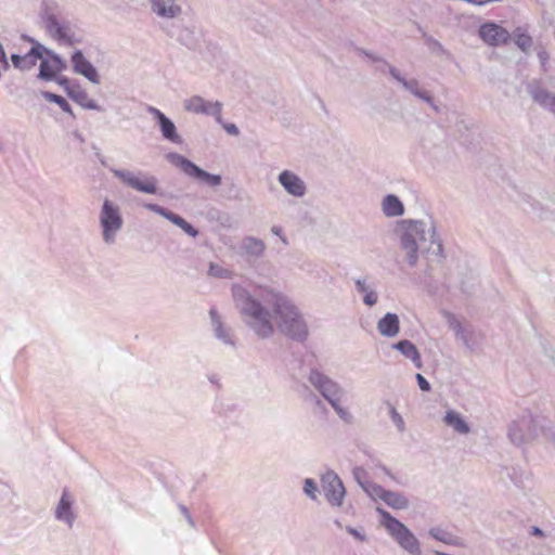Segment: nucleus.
Returning <instances> with one entry per match:
<instances>
[{
    "label": "nucleus",
    "mask_w": 555,
    "mask_h": 555,
    "mask_svg": "<svg viewBox=\"0 0 555 555\" xmlns=\"http://www.w3.org/2000/svg\"><path fill=\"white\" fill-rule=\"evenodd\" d=\"M232 297L243 323L259 339L271 338L275 331L297 343L308 339L309 326L301 310L273 284L244 280L232 285Z\"/></svg>",
    "instance_id": "obj_1"
},
{
    "label": "nucleus",
    "mask_w": 555,
    "mask_h": 555,
    "mask_svg": "<svg viewBox=\"0 0 555 555\" xmlns=\"http://www.w3.org/2000/svg\"><path fill=\"white\" fill-rule=\"evenodd\" d=\"M395 234L399 237L400 248L404 251V259L413 267L418 259L420 246L417 241L426 242V233H429V246L422 253L429 260L441 263L446 259L443 243L437 233L436 221L430 217L429 227L424 220L401 219L396 222Z\"/></svg>",
    "instance_id": "obj_2"
},
{
    "label": "nucleus",
    "mask_w": 555,
    "mask_h": 555,
    "mask_svg": "<svg viewBox=\"0 0 555 555\" xmlns=\"http://www.w3.org/2000/svg\"><path fill=\"white\" fill-rule=\"evenodd\" d=\"M308 380L331 404L340 420L347 424L353 422L352 414L340 404L345 391L337 382L333 380L318 369L310 370Z\"/></svg>",
    "instance_id": "obj_3"
},
{
    "label": "nucleus",
    "mask_w": 555,
    "mask_h": 555,
    "mask_svg": "<svg viewBox=\"0 0 555 555\" xmlns=\"http://www.w3.org/2000/svg\"><path fill=\"white\" fill-rule=\"evenodd\" d=\"M165 157L171 165L181 169L186 176L201 183L206 184L209 188H217L222 182V177L220 175L210 173L204 170L194 162L190 160L189 158L179 153L169 152L168 154H166Z\"/></svg>",
    "instance_id": "obj_4"
},
{
    "label": "nucleus",
    "mask_w": 555,
    "mask_h": 555,
    "mask_svg": "<svg viewBox=\"0 0 555 555\" xmlns=\"http://www.w3.org/2000/svg\"><path fill=\"white\" fill-rule=\"evenodd\" d=\"M542 426L531 414H524L514 421L508 428V438L515 446H522L533 440Z\"/></svg>",
    "instance_id": "obj_5"
},
{
    "label": "nucleus",
    "mask_w": 555,
    "mask_h": 555,
    "mask_svg": "<svg viewBox=\"0 0 555 555\" xmlns=\"http://www.w3.org/2000/svg\"><path fill=\"white\" fill-rule=\"evenodd\" d=\"M122 223L119 207L106 198L100 212V224L105 243L112 244L115 242L116 233L121 229Z\"/></svg>",
    "instance_id": "obj_6"
},
{
    "label": "nucleus",
    "mask_w": 555,
    "mask_h": 555,
    "mask_svg": "<svg viewBox=\"0 0 555 555\" xmlns=\"http://www.w3.org/2000/svg\"><path fill=\"white\" fill-rule=\"evenodd\" d=\"M444 318L449 327L454 332L455 337L462 340L463 345L470 351L476 350L481 344V335L470 325H463L455 314L446 311Z\"/></svg>",
    "instance_id": "obj_7"
},
{
    "label": "nucleus",
    "mask_w": 555,
    "mask_h": 555,
    "mask_svg": "<svg viewBox=\"0 0 555 555\" xmlns=\"http://www.w3.org/2000/svg\"><path fill=\"white\" fill-rule=\"evenodd\" d=\"M321 487L332 506L343 505L346 490L341 479L334 470L328 469L321 476Z\"/></svg>",
    "instance_id": "obj_8"
},
{
    "label": "nucleus",
    "mask_w": 555,
    "mask_h": 555,
    "mask_svg": "<svg viewBox=\"0 0 555 555\" xmlns=\"http://www.w3.org/2000/svg\"><path fill=\"white\" fill-rule=\"evenodd\" d=\"M112 172L122 183L138 192L145 194L158 193L157 179L154 176H149L145 178V180H141L138 176H135L132 171L129 170L112 169Z\"/></svg>",
    "instance_id": "obj_9"
},
{
    "label": "nucleus",
    "mask_w": 555,
    "mask_h": 555,
    "mask_svg": "<svg viewBox=\"0 0 555 555\" xmlns=\"http://www.w3.org/2000/svg\"><path fill=\"white\" fill-rule=\"evenodd\" d=\"M42 18L48 34L55 40L69 44V36L64 18L61 16L57 8L47 7Z\"/></svg>",
    "instance_id": "obj_10"
},
{
    "label": "nucleus",
    "mask_w": 555,
    "mask_h": 555,
    "mask_svg": "<svg viewBox=\"0 0 555 555\" xmlns=\"http://www.w3.org/2000/svg\"><path fill=\"white\" fill-rule=\"evenodd\" d=\"M65 68V61L54 51L47 48L44 56L41 57L37 77L44 81H52L55 80L57 75Z\"/></svg>",
    "instance_id": "obj_11"
},
{
    "label": "nucleus",
    "mask_w": 555,
    "mask_h": 555,
    "mask_svg": "<svg viewBox=\"0 0 555 555\" xmlns=\"http://www.w3.org/2000/svg\"><path fill=\"white\" fill-rule=\"evenodd\" d=\"M72 70L85 77L92 85H99L101 82L98 68L86 57L80 49L72 50Z\"/></svg>",
    "instance_id": "obj_12"
},
{
    "label": "nucleus",
    "mask_w": 555,
    "mask_h": 555,
    "mask_svg": "<svg viewBox=\"0 0 555 555\" xmlns=\"http://www.w3.org/2000/svg\"><path fill=\"white\" fill-rule=\"evenodd\" d=\"M146 111L155 119L164 140L176 144H182L183 140L181 135L178 133L175 122L168 116L151 105L146 107Z\"/></svg>",
    "instance_id": "obj_13"
},
{
    "label": "nucleus",
    "mask_w": 555,
    "mask_h": 555,
    "mask_svg": "<svg viewBox=\"0 0 555 555\" xmlns=\"http://www.w3.org/2000/svg\"><path fill=\"white\" fill-rule=\"evenodd\" d=\"M144 207L147 210L153 211V212L166 218L167 220L172 222L175 225L179 227L185 234H188L192 237L198 236L199 231L192 223L186 221L180 215H178L158 204H154V203H146V204H144Z\"/></svg>",
    "instance_id": "obj_14"
},
{
    "label": "nucleus",
    "mask_w": 555,
    "mask_h": 555,
    "mask_svg": "<svg viewBox=\"0 0 555 555\" xmlns=\"http://www.w3.org/2000/svg\"><path fill=\"white\" fill-rule=\"evenodd\" d=\"M480 38L489 46L506 44L511 40V33L494 22L483 23L479 27Z\"/></svg>",
    "instance_id": "obj_15"
},
{
    "label": "nucleus",
    "mask_w": 555,
    "mask_h": 555,
    "mask_svg": "<svg viewBox=\"0 0 555 555\" xmlns=\"http://www.w3.org/2000/svg\"><path fill=\"white\" fill-rule=\"evenodd\" d=\"M389 534L411 555L422 554L420 541L404 524L401 522L399 528L393 529Z\"/></svg>",
    "instance_id": "obj_16"
},
{
    "label": "nucleus",
    "mask_w": 555,
    "mask_h": 555,
    "mask_svg": "<svg viewBox=\"0 0 555 555\" xmlns=\"http://www.w3.org/2000/svg\"><path fill=\"white\" fill-rule=\"evenodd\" d=\"M278 181L292 196L302 197L307 192L304 180L291 170L285 169L281 171L278 177Z\"/></svg>",
    "instance_id": "obj_17"
},
{
    "label": "nucleus",
    "mask_w": 555,
    "mask_h": 555,
    "mask_svg": "<svg viewBox=\"0 0 555 555\" xmlns=\"http://www.w3.org/2000/svg\"><path fill=\"white\" fill-rule=\"evenodd\" d=\"M527 90L534 103L555 113V94L543 88L540 81H531Z\"/></svg>",
    "instance_id": "obj_18"
},
{
    "label": "nucleus",
    "mask_w": 555,
    "mask_h": 555,
    "mask_svg": "<svg viewBox=\"0 0 555 555\" xmlns=\"http://www.w3.org/2000/svg\"><path fill=\"white\" fill-rule=\"evenodd\" d=\"M209 315L215 336L223 344L234 347L235 340L233 338L232 328L222 322L220 314L215 308L210 309Z\"/></svg>",
    "instance_id": "obj_19"
},
{
    "label": "nucleus",
    "mask_w": 555,
    "mask_h": 555,
    "mask_svg": "<svg viewBox=\"0 0 555 555\" xmlns=\"http://www.w3.org/2000/svg\"><path fill=\"white\" fill-rule=\"evenodd\" d=\"M72 101L85 109L104 112L93 99H90L87 91L81 87L80 82L72 79Z\"/></svg>",
    "instance_id": "obj_20"
},
{
    "label": "nucleus",
    "mask_w": 555,
    "mask_h": 555,
    "mask_svg": "<svg viewBox=\"0 0 555 555\" xmlns=\"http://www.w3.org/2000/svg\"><path fill=\"white\" fill-rule=\"evenodd\" d=\"M152 11L160 17L175 18L182 12L180 5L175 0H151Z\"/></svg>",
    "instance_id": "obj_21"
},
{
    "label": "nucleus",
    "mask_w": 555,
    "mask_h": 555,
    "mask_svg": "<svg viewBox=\"0 0 555 555\" xmlns=\"http://www.w3.org/2000/svg\"><path fill=\"white\" fill-rule=\"evenodd\" d=\"M382 211L386 217L393 218L403 216L405 208L399 196L387 194L382 199Z\"/></svg>",
    "instance_id": "obj_22"
},
{
    "label": "nucleus",
    "mask_w": 555,
    "mask_h": 555,
    "mask_svg": "<svg viewBox=\"0 0 555 555\" xmlns=\"http://www.w3.org/2000/svg\"><path fill=\"white\" fill-rule=\"evenodd\" d=\"M390 76L396 79L405 90L410 91L413 95L421 99L425 95L427 90L420 87V82L416 79H405L395 66H389Z\"/></svg>",
    "instance_id": "obj_23"
},
{
    "label": "nucleus",
    "mask_w": 555,
    "mask_h": 555,
    "mask_svg": "<svg viewBox=\"0 0 555 555\" xmlns=\"http://www.w3.org/2000/svg\"><path fill=\"white\" fill-rule=\"evenodd\" d=\"M399 318L396 313H386L377 323L378 332L386 337H393L399 333Z\"/></svg>",
    "instance_id": "obj_24"
},
{
    "label": "nucleus",
    "mask_w": 555,
    "mask_h": 555,
    "mask_svg": "<svg viewBox=\"0 0 555 555\" xmlns=\"http://www.w3.org/2000/svg\"><path fill=\"white\" fill-rule=\"evenodd\" d=\"M392 347L400 351L405 358L410 359L417 369H422L423 363L421 354L412 341L403 339L393 344Z\"/></svg>",
    "instance_id": "obj_25"
},
{
    "label": "nucleus",
    "mask_w": 555,
    "mask_h": 555,
    "mask_svg": "<svg viewBox=\"0 0 555 555\" xmlns=\"http://www.w3.org/2000/svg\"><path fill=\"white\" fill-rule=\"evenodd\" d=\"M511 40L524 53H529L533 39L528 34L527 29L524 27H516L513 33H511Z\"/></svg>",
    "instance_id": "obj_26"
},
{
    "label": "nucleus",
    "mask_w": 555,
    "mask_h": 555,
    "mask_svg": "<svg viewBox=\"0 0 555 555\" xmlns=\"http://www.w3.org/2000/svg\"><path fill=\"white\" fill-rule=\"evenodd\" d=\"M242 251L250 257H259L264 251V243L254 236H246L241 244Z\"/></svg>",
    "instance_id": "obj_27"
},
{
    "label": "nucleus",
    "mask_w": 555,
    "mask_h": 555,
    "mask_svg": "<svg viewBox=\"0 0 555 555\" xmlns=\"http://www.w3.org/2000/svg\"><path fill=\"white\" fill-rule=\"evenodd\" d=\"M382 501L393 509H406L410 505L408 498L403 493L390 490H386Z\"/></svg>",
    "instance_id": "obj_28"
},
{
    "label": "nucleus",
    "mask_w": 555,
    "mask_h": 555,
    "mask_svg": "<svg viewBox=\"0 0 555 555\" xmlns=\"http://www.w3.org/2000/svg\"><path fill=\"white\" fill-rule=\"evenodd\" d=\"M443 421L448 426L452 427L459 434L466 435L470 431L468 424L455 411H448Z\"/></svg>",
    "instance_id": "obj_29"
},
{
    "label": "nucleus",
    "mask_w": 555,
    "mask_h": 555,
    "mask_svg": "<svg viewBox=\"0 0 555 555\" xmlns=\"http://www.w3.org/2000/svg\"><path fill=\"white\" fill-rule=\"evenodd\" d=\"M473 281L474 280H453V282H459L456 286H460V293L452 292L450 301L469 298L476 291V285Z\"/></svg>",
    "instance_id": "obj_30"
},
{
    "label": "nucleus",
    "mask_w": 555,
    "mask_h": 555,
    "mask_svg": "<svg viewBox=\"0 0 555 555\" xmlns=\"http://www.w3.org/2000/svg\"><path fill=\"white\" fill-rule=\"evenodd\" d=\"M44 52H47V47L43 44L31 47L30 50L23 55L24 70L31 69L37 64V61H41V57L44 56Z\"/></svg>",
    "instance_id": "obj_31"
},
{
    "label": "nucleus",
    "mask_w": 555,
    "mask_h": 555,
    "mask_svg": "<svg viewBox=\"0 0 555 555\" xmlns=\"http://www.w3.org/2000/svg\"><path fill=\"white\" fill-rule=\"evenodd\" d=\"M177 39L181 44L185 46L190 50H195L198 47V38L196 37L195 31L188 27L180 30Z\"/></svg>",
    "instance_id": "obj_32"
},
{
    "label": "nucleus",
    "mask_w": 555,
    "mask_h": 555,
    "mask_svg": "<svg viewBox=\"0 0 555 555\" xmlns=\"http://www.w3.org/2000/svg\"><path fill=\"white\" fill-rule=\"evenodd\" d=\"M185 111L193 112L196 114L209 113L206 109V101L199 95H193L184 102Z\"/></svg>",
    "instance_id": "obj_33"
},
{
    "label": "nucleus",
    "mask_w": 555,
    "mask_h": 555,
    "mask_svg": "<svg viewBox=\"0 0 555 555\" xmlns=\"http://www.w3.org/2000/svg\"><path fill=\"white\" fill-rule=\"evenodd\" d=\"M55 516L57 519L69 524V495L66 489L63 491Z\"/></svg>",
    "instance_id": "obj_34"
},
{
    "label": "nucleus",
    "mask_w": 555,
    "mask_h": 555,
    "mask_svg": "<svg viewBox=\"0 0 555 555\" xmlns=\"http://www.w3.org/2000/svg\"><path fill=\"white\" fill-rule=\"evenodd\" d=\"M40 94L47 101L59 105L63 112L69 113V102L64 96L46 90L40 91Z\"/></svg>",
    "instance_id": "obj_35"
},
{
    "label": "nucleus",
    "mask_w": 555,
    "mask_h": 555,
    "mask_svg": "<svg viewBox=\"0 0 555 555\" xmlns=\"http://www.w3.org/2000/svg\"><path fill=\"white\" fill-rule=\"evenodd\" d=\"M428 533L435 540L443 542L446 544L455 543L454 535L440 527L430 528Z\"/></svg>",
    "instance_id": "obj_36"
},
{
    "label": "nucleus",
    "mask_w": 555,
    "mask_h": 555,
    "mask_svg": "<svg viewBox=\"0 0 555 555\" xmlns=\"http://www.w3.org/2000/svg\"><path fill=\"white\" fill-rule=\"evenodd\" d=\"M376 511L382 516L383 525L389 533L393 529L399 528V525L401 524V521H399L397 518H395L389 512H387L386 509L380 508V507H377Z\"/></svg>",
    "instance_id": "obj_37"
},
{
    "label": "nucleus",
    "mask_w": 555,
    "mask_h": 555,
    "mask_svg": "<svg viewBox=\"0 0 555 555\" xmlns=\"http://www.w3.org/2000/svg\"><path fill=\"white\" fill-rule=\"evenodd\" d=\"M362 489L373 499H383L384 493L386 492V489H384L382 486L374 483L370 481L369 483L362 485Z\"/></svg>",
    "instance_id": "obj_38"
},
{
    "label": "nucleus",
    "mask_w": 555,
    "mask_h": 555,
    "mask_svg": "<svg viewBox=\"0 0 555 555\" xmlns=\"http://www.w3.org/2000/svg\"><path fill=\"white\" fill-rule=\"evenodd\" d=\"M206 109L210 113H205V115L214 116L217 122H222V103L219 101L216 102H206Z\"/></svg>",
    "instance_id": "obj_39"
},
{
    "label": "nucleus",
    "mask_w": 555,
    "mask_h": 555,
    "mask_svg": "<svg viewBox=\"0 0 555 555\" xmlns=\"http://www.w3.org/2000/svg\"><path fill=\"white\" fill-rule=\"evenodd\" d=\"M304 492L308 498L315 501L319 492L317 482L311 478H306L304 481Z\"/></svg>",
    "instance_id": "obj_40"
},
{
    "label": "nucleus",
    "mask_w": 555,
    "mask_h": 555,
    "mask_svg": "<svg viewBox=\"0 0 555 555\" xmlns=\"http://www.w3.org/2000/svg\"><path fill=\"white\" fill-rule=\"evenodd\" d=\"M388 408L391 421L397 426L398 430L400 433H403L405 430V423L403 421V417L398 413V411L391 403H388Z\"/></svg>",
    "instance_id": "obj_41"
},
{
    "label": "nucleus",
    "mask_w": 555,
    "mask_h": 555,
    "mask_svg": "<svg viewBox=\"0 0 555 555\" xmlns=\"http://www.w3.org/2000/svg\"><path fill=\"white\" fill-rule=\"evenodd\" d=\"M352 47H353V50H354L357 53H359V54H361V55L366 56V57H367V59H370L373 63H376V64H384V66H388V67H389V66H391V65H390L386 60H384L383 57L377 56V55L373 54L372 52H370V51H367V50H365V49H363V48H360V47H357V46H353V44H352Z\"/></svg>",
    "instance_id": "obj_42"
},
{
    "label": "nucleus",
    "mask_w": 555,
    "mask_h": 555,
    "mask_svg": "<svg viewBox=\"0 0 555 555\" xmlns=\"http://www.w3.org/2000/svg\"><path fill=\"white\" fill-rule=\"evenodd\" d=\"M423 39L426 43V46L433 51V52H440V53H444V49L442 47V44L436 40L435 38H433L431 36H429L426 31H423Z\"/></svg>",
    "instance_id": "obj_43"
},
{
    "label": "nucleus",
    "mask_w": 555,
    "mask_h": 555,
    "mask_svg": "<svg viewBox=\"0 0 555 555\" xmlns=\"http://www.w3.org/2000/svg\"><path fill=\"white\" fill-rule=\"evenodd\" d=\"M457 282H453V280H448V283L446 281L442 283L443 291L440 293L441 297H444L447 300L450 301V296L452 292L460 293V286H456Z\"/></svg>",
    "instance_id": "obj_44"
},
{
    "label": "nucleus",
    "mask_w": 555,
    "mask_h": 555,
    "mask_svg": "<svg viewBox=\"0 0 555 555\" xmlns=\"http://www.w3.org/2000/svg\"><path fill=\"white\" fill-rule=\"evenodd\" d=\"M352 475L361 488L362 485L370 482V480L367 479V472L363 467H354L352 470Z\"/></svg>",
    "instance_id": "obj_45"
},
{
    "label": "nucleus",
    "mask_w": 555,
    "mask_h": 555,
    "mask_svg": "<svg viewBox=\"0 0 555 555\" xmlns=\"http://www.w3.org/2000/svg\"><path fill=\"white\" fill-rule=\"evenodd\" d=\"M218 124L224 129V131L228 134L234 135V137L240 135V129L235 124L225 122L223 119H222V122H218Z\"/></svg>",
    "instance_id": "obj_46"
},
{
    "label": "nucleus",
    "mask_w": 555,
    "mask_h": 555,
    "mask_svg": "<svg viewBox=\"0 0 555 555\" xmlns=\"http://www.w3.org/2000/svg\"><path fill=\"white\" fill-rule=\"evenodd\" d=\"M538 57H539V61L541 64L542 72L546 73L547 72L546 64H547V61L550 60L548 52L545 49L541 48L538 50Z\"/></svg>",
    "instance_id": "obj_47"
},
{
    "label": "nucleus",
    "mask_w": 555,
    "mask_h": 555,
    "mask_svg": "<svg viewBox=\"0 0 555 555\" xmlns=\"http://www.w3.org/2000/svg\"><path fill=\"white\" fill-rule=\"evenodd\" d=\"M208 275L211 278H224L223 276V269L214 262L208 263Z\"/></svg>",
    "instance_id": "obj_48"
},
{
    "label": "nucleus",
    "mask_w": 555,
    "mask_h": 555,
    "mask_svg": "<svg viewBox=\"0 0 555 555\" xmlns=\"http://www.w3.org/2000/svg\"><path fill=\"white\" fill-rule=\"evenodd\" d=\"M377 294L373 289L366 292L363 296V301L367 306H374L377 302Z\"/></svg>",
    "instance_id": "obj_49"
},
{
    "label": "nucleus",
    "mask_w": 555,
    "mask_h": 555,
    "mask_svg": "<svg viewBox=\"0 0 555 555\" xmlns=\"http://www.w3.org/2000/svg\"><path fill=\"white\" fill-rule=\"evenodd\" d=\"M415 377H416V380H417V384H418V387L421 390L430 391V389H431L430 384L422 374L417 373Z\"/></svg>",
    "instance_id": "obj_50"
},
{
    "label": "nucleus",
    "mask_w": 555,
    "mask_h": 555,
    "mask_svg": "<svg viewBox=\"0 0 555 555\" xmlns=\"http://www.w3.org/2000/svg\"><path fill=\"white\" fill-rule=\"evenodd\" d=\"M11 61H12V64L15 68H18L21 70H24V60H23V55H20V54H12L11 55Z\"/></svg>",
    "instance_id": "obj_51"
},
{
    "label": "nucleus",
    "mask_w": 555,
    "mask_h": 555,
    "mask_svg": "<svg viewBox=\"0 0 555 555\" xmlns=\"http://www.w3.org/2000/svg\"><path fill=\"white\" fill-rule=\"evenodd\" d=\"M421 100L426 102L435 112H439V107L436 105L434 96L428 91H426L425 95H423Z\"/></svg>",
    "instance_id": "obj_52"
},
{
    "label": "nucleus",
    "mask_w": 555,
    "mask_h": 555,
    "mask_svg": "<svg viewBox=\"0 0 555 555\" xmlns=\"http://www.w3.org/2000/svg\"><path fill=\"white\" fill-rule=\"evenodd\" d=\"M421 100L426 102L435 112H439V107L436 105L434 96L428 91H426L425 95H423Z\"/></svg>",
    "instance_id": "obj_53"
},
{
    "label": "nucleus",
    "mask_w": 555,
    "mask_h": 555,
    "mask_svg": "<svg viewBox=\"0 0 555 555\" xmlns=\"http://www.w3.org/2000/svg\"><path fill=\"white\" fill-rule=\"evenodd\" d=\"M346 530L349 534H351L353 538H356L357 540H359L361 542L365 541V539H366L365 534L361 533L359 530H357L350 526H348L346 528Z\"/></svg>",
    "instance_id": "obj_54"
},
{
    "label": "nucleus",
    "mask_w": 555,
    "mask_h": 555,
    "mask_svg": "<svg viewBox=\"0 0 555 555\" xmlns=\"http://www.w3.org/2000/svg\"><path fill=\"white\" fill-rule=\"evenodd\" d=\"M531 208L533 210V212L537 214V216L540 218V219H543L544 218V215L546 214V211L543 209V207L541 206L540 203L538 202H533L531 203Z\"/></svg>",
    "instance_id": "obj_55"
},
{
    "label": "nucleus",
    "mask_w": 555,
    "mask_h": 555,
    "mask_svg": "<svg viewBox=\"0 0 555 555\" xmlns=\"http://www.w3.org/2000/svg\"><path fill=\"white\" fill-rule=\"evenodd\" d=\"M366 280H356V289L359 293L365 294L370 291V287L365 283Z\"/></svg>",
    "instance_id": "obj_56"
},
{
    "label": "nucleus",
    "mask_w": 555,
    "mask_h": 555,
    "mask_svg": "<svg viewBox=\"0 0 555 555\" xmlns=\"http://www.w3.org/2000/svg\"><path fill=\"white\" fill-rule=\"evenodd\" d=\"M59 85H61L65 91V93L69 96V79L67 77H61L55 79Z\"/></svg>",
    "instance_id": "obj_57"
},
{
    "label": "nucleus",
    "mask_w": 555,
    "mask_h": 555,
    "mask_svg": "<svg viewBox=\"0 0 555 555\" xmlns=\"http://www.w3.org/2000/svg\"><path fill=\"white\" fill-rule=\"evenodd\" d=\"M22 40L29 42L31 47H35L36 44H41L39 41H37L35 38L28 36V35H22Z\"/></svg>",
    "instance_id": "obj_58"
},
{
    "label": "nucleus",
    "mask_w": 555,
    "mask_h": 555,
    "mask_svg": "<svg viewBox=\"0 0 555 555\" xmlns=\"http://www.w3.org/2000/svg\"><path fill=\"white\" fill-rule=\"evenodd\" d=\"M377 467H379L387 476H389L391 479L396 480V477L383 464L378 463Z\"/></svg>",
    "instance_id": "obj_59"
},
{
    "label": "nucleus",
    "mask_w": 555,
    "mask_h": 555,
    "mask_svg": "<svg viewBox=\"0 0 555 555\" xmlns=\"http://www.w3.org/2000/svg\"><path fill=\"white\" fill-rule=\"evenodd\" d=\"M530 534L537 535V537H543L544 532L539 527H531Z\"/></svg>",
    "instance_id": "obj_60"
},
{
    "label": "nucleus",
    "mask_w": 555,
    "mask_h": 555,
    "mask_svg": "<svg viewBox=\"0 0 555 555\" xmlns=\"http://www.w3.org/2000/svg\"><path fill=\"white\" fill-rule=\"evenodd\" d=\"M76 42H81V37L76 36L75 33L72 31V46Z\"/></svg>",
    "instance_id": "obj_61"
},
{
    "label": "nucleus",
    "mask_w": 555,
    "mask_h": 555,
    "mask_svg": "<svg viewBox=\"0 0 555 555\" xmlns=\"http://www.w3.org/2000/svg\"><path fill=\"white\" fill-rule=\"evenodd\" d=\"M312 397L314 398L317 405L324 406L323 401L319 397H317L315 395H312Z\"/></svg>",
    "instance_id": "obj_62"
},
{
    "label": "nucleus",
    "mask_w": 555,
    "mask_h": 555,
    "mask_svg": "<svg viewBox=\"0 0 555 555\" xmlns=\"http://www.w3.org/2000/svg\"><path fill=\"white\" fill-rule=\"evenodd\" d=\"M376 69L384 74V73H386V69L388 70V66H384V64H379L376 67Z\"/></svg>",
    "instance_id": "obj_63"
},
{
    "label": "nucleus",
    "mask_w": 555,
    "mask_h": 555,
    "mask_svg": "<svg viewBox=\"0 0 555 555\" xmlns=\"http://www.w3.org/2000/svg\"><path fill=\"white\" fill-rule=\"evenodd\" d=\"M272 232H273L274 234H276V235H281V233H282V229H281V228H279V227H273V228H272Z\"/></svg>",
    "instance_id": "obj_64"
}]
</instances>
